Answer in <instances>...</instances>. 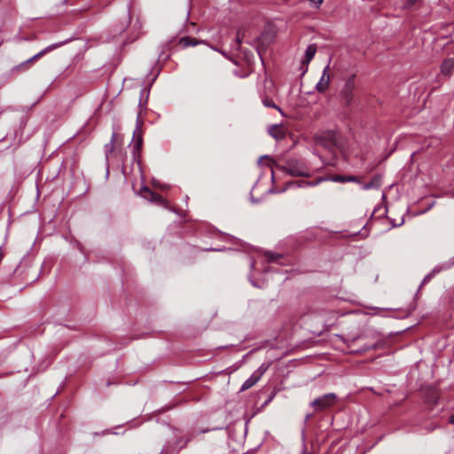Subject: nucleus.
Instances as JSON below:
<instances>
[{
	"label": "nucleus",
	"mask_w": 454,
	"mask_h": 454,
	"mask_svg": "<svg viewBox=\"0 0 454 454\" xmlns=\"http://www.w3.org/2000/svg\"><path fill=\"white\" fill-rule=\"evenodd\" d=\"M315 143L333 152L337 145V133L334 130H325L314 137Z\"/></svg>",
	"instance_id": "1"
},
{
	"label": "nucleus",
	"mask_w": 454,
	"mask_h": 454,
	"mask_svg": "<svg viewBox=\"0 0 454 454\" xmlns=\"http://www.w3.org/2000/svg\"><path fill=\"white\" fill-rule=\"evenodd\" d=\"M284 170L293 176H309V171L307 166L299 160H289L283 167Z\"/></svg>",
	"instance_id": "2"
},
{
	"label": "nucleus",
	"mask_w": 454,
	"mask_h": 454,
	"mask_svg": "<svg viewBox=\"0 0 454 454\" xmlns=\"http://www.w3.org/2000/svg\"><path fill=\"white\" fill-rule=\"evenodd\" d=\"M337 396L333 393H328L316 398L310 403L315 411H319L332 407L336 402Z\"/></svg>",
	"instance_id": "3"
},
{
	"label": "nucleus",
	"mask_w": 454,
	"mask_h": 454,
	"mask_svg": "<svg viewBox=\"0 0 454 454\" xmlns=\"http://www.w3.org/2000/svg\"><path fill=\"white\" fill-rule=\"evenodd\" d=\"M69 42V39H67L65 41H60V42H58V43H52V44H50L49 46L43 48L42 51H40L38 53H36L35 55H34L33 57H31L30 59H28L27 60L20 63L19 66L16 67V69H23V68H27V66L29 64V63H32L34 62L35 60H37L38 59H40L41 57L44 56L46 53L50 52V51H52L53 50H56L61 46H63L64 44H66L67 43Z\"/></svg>",
	"instance_id": "4"
},
{
	"label": "nucleus",
	"mask_w": 454,
	"mask_h": 454,
	"mask_svg": "<svg viewBox=\"0 0 454 454\" xmlns=\"http://www.w3.org/2000/svg\"><path fill=\"white\" fill-rule=\"evenodd\" d=\"M454 267V256L448 259L447 261L442 262L436 264L432 270L427 274L421 283V285H425L429 282L433 278H434L437 274L450 270Z\"/></svg>",
	"instance_id": "5"
},
{
	"label": "nucleus",
	"mask_w": 454,
	"mask_h": 454,
	"mask_svg": "<svg viewBox=\"0 0 454 454\" xmlns=\"http://www.w3.org/2000/svg\"><path fill=\"white\" fill-rule=\"evenodd\" d=\"M317 51V46L316 43L309 44L304 53L303 58L301 61V67L302 74H304L308 71V66L309 62L313 59Z\"/></svg>",
	"instance_id": "6"
},
{
	"label": "nucleus",
	"mask_w": 454,
	"mask_h": 454,
	"mask_svg": "<svg viewBox=\"0 0 454 454\" xmlns=\"http://www.w3.org/2000/svg\"><path fill=\"white\" fill-rule=\"evenodd\" d=\"M328 71H329V64L323 70L322 75H321L319 81L317 82V83L316 84L315 88L320 93L326 91L327 89L329 88L330 74H329Z\"/></svg>",
	"instance_id": "7"
},
{
	"label": "nucleus",
	"mask_w": 454,
	"mask_h": 454,
	"mask_svg": "<svg viewBox=\"0 0 454 454\" xmlns=\"http://www.w3.org/2000/svg\"><path fill=\"white\" fill-rule=\"evenodd\" d=\"M133 153H138L142 147L143 138H142V130L140 127L137 125V129L133 132Z\"/></svg>",
	"instance_id": "8"
},
{
	"label": "nucleus",
	"mask_w": 454,
	"mask_h": 454,
	"mask_svg": "<svg viewBox=\"0 0 454 454\" xmlns=\"http://www.w3.org/2000/svg\"><path fill=\"white\" fill-rule=\"evenodd\" d=\"M268 132L276 140H281L286 137L285 129L282 125H271L268 128Z\"/></svg>",
	"instance_id": "9"
},
{
	"label": "nucleus",
	"mask_w": 454,
	"mask_h": 454,
	"mask_svg": "<svg viewBox=\"0 0 454 454\" xmlns=\"http://www.w3.org/2000/svg\"><path fill=\"white\" fill-rule=\"evenodd\" d=\"M320 182H321V179L317 180L315 183H309V182H307L304 180L289 182L286 184V187L280 190L278 192H285L286 189H289V188H298V187L302 188V187L313 186V185L319 184Z\"/></svg>",
	"instance_id": "10"
},
{
	"label": "nucleus",
	"mask_w": 454,
	"mask_h": 454,
	"mask_svg": "<svg viewBox=\"0 0 454 454\" xmlns=\"http://www.w3.org/2000/svg\"><path fill=\"white\" fill-rule=\"evenodd\" d=\"M179 44L184 48L189 46H197L199 44H207L206 41L197 40L196 38L191 36H183L179 40Z\"/></svg>",
	"instance_id": "11"
},
{
	"label": "nucleus",
	"mask_w": 454,
	"mask_h": 454,
	"mask_svg": "<svg viewBox=\"0 0 454 454\" xmlns=\"http://www.w3.org/2000/svg\"><path fill=\"white\" fill-rule=\"evenodd\" d=\"M354 81L353 78H349L342 90L343 96L347 103H350L353 98Z\"/></svg>",
	"instance_id": "12"
},
{
	"label": "nucleus",
	"mask_w": 454,
	"mask_h": 454,
	"mask_svg": "<svg viewBox=\"0 0 454 454\" xmlns=\"http://www.w3.org/2000/svg\"><path fill=\"white\" fill-rule=\"evenodd\" d=\"M117 134L115 131L112 133L111 139L109 143L106 144L104 146V151L106 153V160L108 162L110 155L114 153V143L116 142Z\"/></svg>",
	"instance_id": "13"
},
{
	"label": "nucleus",
	"mask_w": 454,
	"mask_h": 454,
	"mask_svg": "<svg viewBox=\"0 0 454 454\" xmlns=\"http://www.w3.org/2000/svg\"><path fill=\"white\" fill-rule=\"evenodd\" d=\"M454 68V59H446L441 65V71L442 74L448 75L451 73Z\"/></svg>",
	"instance_id": "14"
},
{
	"label": "nucleus",
	"mask_w": 454,
	"mask_h": 454,
	"mask_svg": "<svg viewBox=\"0 0 454 454\" xmlns=\"http://www.w3.org/2000/svg\"><path fill=\"white\" fill-rule=\"evenodd\" d=\"M260 379L255 376L254 373H253L247 380L244 381V383L241 386V390L245 391L254 386Z\"/></svg>",
	"instance_id": "15"
},
{
	"label": "nucleus",
	"mask_w": 454,
	"mask_h": 454,
	"mask_svg": "<svg viewBox=\"0 0 454 454\" xmlns=\"http://www.w3.org/2000/svg\"><path fill=\"white\" fill-rule=\"evenodd\" d=\"M380 186V177L376 176L372 178L370 182L364 184L363 185L364 190H370L372 188H379Z\"/></svg>",
	"instance_id": "16"
},
{
	"label": "nucleus",
	"mask_w": 454,
	"mask_h": 454,
	"mask_svg": "<svg viewBox=\"0 0 454 454\" xmlns=\"http://www.w3.org/2000/svg\"><path fill=\"white\" fill-rule=\"evenodd\" d=\"M270 364H262V365H260L258 367V369L254 372L255 374L256 377H258L259 379L262 378V376L266 372V371L268 370Z\"/></svg>",
	"instance_id": "17"
},
{
	"label": "nucleus",
	"mask_w": 454,
	"mask_h": 454,
	"mask_svg": "<svg viewBox=\"0 0 454 454\" xmlns=\"http://www.w3.org/2000/svg\"><path fill=\"white\" fill-rule=\"evenodd\" d=\"M333 180L336 182H356V177L353 176H338Z\"/></svg>",
	"instance_id": "18"
},
{
	"label": "nucleus",
	"mask_w": 454,
	"mask_h": 454,
	"mask_svg": "<svg viewBox=\"0 0 454 454\" xmlns=\"http://www.w3.org/2000/svg\"><path fill=\"white\" fill-rule=\"evenodd\" d=\"M262 103L266 107H271V108L278 109L282 115L284 114L282 110L271 99H269V98L263 99Z\"/></svg>",
	"instance_id": "19"
},
{
	"label": "nucleus",
	"mask_w": 454,
	"mask_h": 454,
	"mask_svg": "<svg viewBox=\"0 0 454 454\" xmlns=\"http://www.w3.org/2000/svg\"><path fill=\"white\" fill-rule=\"evenodd\" d=\"M145 191L148 192L150 196H151L150 197V200H152V201H160V200H162V198L159 194L149 191L147 188H145Z\"/></svg>",
	"instance_id": "20"
},
{
	"label": "nucleus",
	"mask_w": 454,
	"mask_h": 454,
	"mask_svg": "<svg viewBox=\"0 0 454 454\" xmlns=\"http://www.w3.org/2000/svg\"><path fill=\"white\" fill-rule=\"evenodd\" d=\"M266 256L269 258L270 262H273L277 257H279V255H275L271 253H266Z\"/></svg>",
	"instance_id": "21"
},
{
	"label": "nucleus",
	"mask_w": 454,
	"mask_h": 454,
	"mask_svg": "<svg viewBox=\"0 0 454 454\" xmlns=\"http://www.w3.org/2000/svg\"><path fill=\"white\" fill-rule=\"evenodd\" d=\"M236 42H237V44H238V45H240V43H241V42H242V39H241V37H240V35H239V33H238V35H237Z\"/></svg>",
	"instance_id": "22"
},
{
	"label": "nucleus",
	"mask_w": 454,
	"mask_h": 454,
	"mask_svg": "<svg viewBox=\"0 0 454 454\" xmlns=\"http://www.w3.org/2000/svg\"><path fill=\"white\" fill-rule=\"evenodd\" d=\"M211 49L215 51H218V52L222 53L223 56H226L224 51H221V50H219V49H217L215 47H211Z\"/></svg>",
	"instance_id": "23"
},
{
	"label": "nucleus",
	"mask_w": 454,
	"mask_h": 454,
	"mask_svg": "<svg viewBox=\"0 0 454 454\" xmlns=\"http://www.w3.org/2000/svg\"><path fill=\"white\" fill-rule=\"evenodd\" d=\"M436 427H437V426H436V425L430 426V427H427V430L428 432H431V431H433L434 429H435Z\"/></svg>",
	"instance_id": "24"
},
{
	"label": "nucleus",
	"mask_w": 454,
	"mask_h": 454,
	"mask_svg": "<svg viewBox=\"0 0 454 454\" xmlns=\"http://www.w3.org/2000/svg\"><path fill=\"white\" fill-rule=\"evenodd\" d=\"M374 347H375V346H372V347H371V346H369V347H366V348H364V350H369V349H371V348H374Z\"/></svg>",
	"instance_id": "25"
},
{
	"label": "nucleus",
	"mask_w": 454,
	"mask_h": 454,
	"mask_svg": "<svg viewBox=\"0 0 454 454\" xmlns=\"http://www.w3.org/2000/svg\"><path fill=\"white\" fill-rule=\"evenodd\" d=\"M450 423H454V416H452V417H450Z\"/></svg>",
	"instance_id": "26"
},
{
	"label": "nucleus",
	"mask_w": 454,
	"mask_h": 454,
	"mask_svg": "<svg viewBox=\"0 0 454 454\" xmlns=\"http://www.w3.org/2000/svg\"><path fill=\"white\" fill-rule=\"evenodd\" d=\"M409 1H410V3H414L415 2V0H409Z\"/></svg>",
	"instance_id": "27"
}]
</instances>
